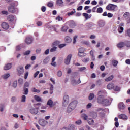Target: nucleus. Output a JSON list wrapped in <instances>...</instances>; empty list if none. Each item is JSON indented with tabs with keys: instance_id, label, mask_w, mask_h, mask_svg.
Here are the masks:
<instances>
[{
	"instance_id": "nucleus-1",
	"label": "nucleus",
	"mask_w": 130,
	"mask_h": 130,
	"mask_svg": "<svg viewBox=\"0 0 130 130\" xmlns=\"http://www.w3.org/2000/svg\"><path fill=\"white\" fill-rule=\"evenodd\" d=\"M18 4L17 1L12 2L8 7V12L9 13H16L18 12V8L16 7L18 6Z\"/></svg>"
},
{
	"instance_id": "nucleus-2",
	"label": "nucleus",
	"mask_w": 130,
	"mask_h": 130,
	"mask_svg": "<svg viewBox=\"0 0 130 130\" xmlns=\"http://www.w3.org/2000/svg\"><path fill=\"white\" fill-rule=\"evenodd\" d=\"M116 8H117V5L112 4H109L106 7V10L111 11V12H115V11H116Z\"/></svg>"
},
{
	"instance_id": "nucleus-3",
	"label": "nucleus",
	"mask_w": 130,
	"mask_h": 130,
	"mask_svg": "<svg viewBox=\"0 0 130 130\" xmlns=\"http://www.w3.org/2000/svg\"><path fill=\"white\" fill-rule=\"evenodd\" d=\"M70 98L69 95H64L63 99V106H67L69 104Z\"/></svg>"
},
{
	"instance_id": "nucleus-4",
	"label": "nucleus",
	"mask_w": 130,
	"mask_h": 130,
	"mask_svg": "<svg viewBox=\"0 0 130 130\" xmlns=\"http://www.w3.org/2000/svg\"><path fill=\"white\" fill-rule=\"evenodd\" d=\"M111 101H112L111 99H104L103 105H104L105 106H108V105H110V104H111Z\"/></svg>"
},
{
	"instance_id": "nucleus-5",
	"label": "nucleus",
	"mask_w": 130,
	"mask_h": 130,
	"mask_svg": "<svg viewBox=\"0 0 130 130\" xmlns=\"http://www.w3.org/2000/svg\"><path fill=\"white\" fill-rule=\"evenodd\" d=\"M105 110L102 108H99L96 110V115L97 116V113L101 116L104 113Z\"/></svg>"
},
{
	"instance_id": "nucleus-6",
	"label": "nucleus",
	"mask_w": 130,
	"mask_h": 130,
	"mask_svg": "<svg viewBox=\"0 0 130 130\" xmlns=\"http://www.w3.org/2000/svg\"><path fill=\"white\" fill-rule=\"evenodd\" d=\"M67 24L69 27V28H75V27H76V23H75V22H74V21L73 20H71L67 22Z\"/></svg>"
},
{
	"instance_id": "nucleus-7",
	"label": "nucleus",
	"mask_w": 130,
	"mask_h": 130,
	"mask_svg": "<svg viewBox=\"0 0 130 130\" xmlns=\"http://www.w3.org/2000/svg\"><path fill=\"white\" fill-rule=\"evenodd\" d=\"M25 42L26 44H31L33 43V38L27 37L25 40Z\"/></svg>"
},
{
	"instance_id": "nucleus-8",
	"label": "nucleus",
	"mask_w": 130,
	"mask_h": 130,
	"mask_svg": "<svg viewBox=\"0 0 130 130\" xmlns=\"http://www.w3.org/2000/svg\"><path fill=\"white\" fill-rule=\"evenodd\" d=\"M38 109H39L38 108H32L29 110V112L30 113H31V114L36 115L38 113Z\"/></svg>"
},
{
	"instance_id": "nucleus-9",
	"label": "nucleus",
	"mask_w": 130,
	"mask_h": 130,
	"mask_svg": "<svg viewBox=\"0 0 130 130\" xmlns=\"http://www.w3.org/2000/svg\"><path fill=\"white\" fill-rule=\"evenodd\" d=\"M72 58V54H69L64 60V63L66 64H70L71 62V59Z\"/></svg>"
},
{
	"instance_id": "nucleus-10",
	"label": "nucleus",
	"mask_w": 130,
	"mask_h": 130,
	"mask_svg": "<svg viewBox=\"0 0 130 130\" xmlns=\"http://www.w3.org/2000/svg\"><path fill=\"white\" fill-rule=\"evenodd\" d=\"M17 72L18 76H21L22 74L24 73V68L23 67H19L17 68Z\"/></svg>"
},
{
	"instance_id": "nucleus-11",
	"label": "nucleus",
	"mask_w": 130,
	"mask_h": 130,
	"mask_svg": "<svg viewBox=\"0 0 130 130\" xmlns=\"http://www.w3.org/2000/svg\"><path fill=\"white\" fill-rule=\"evenodd\" d=\"M77 105H78V101H74L69 104V106L73 109L76 108Z\"/></svg>"
},
{
	"instance_id": "nucleus-12",
	"label": "nucleus",
	"mask_w": 130,
	"mask_h": 130,
	"mask_svg": "<svg viewBox=\"0 0 130 130\" xmlns=\"http://www.w3.org/2000/svg\"><path fill=\"white\" fill-rule=\"evenodd\" d=\"M107 89L108 90H113L114 89V83L112 82H110L107 85Z\"/></svg>"
},
{
	"instance_id": "nucleus-13",
	"label": "nucleus",
	"mask_w": 130,
	"mask_h": 130,
	"mask_svg": "<svg viewBox=\"0 0 130 130\" xmlns=\"http://www.w3.org/2000/svg\"><path fill=\"white\" fill-rule=\"evenodd\" d=\"M118 118L119 119H122L123 120H127V116L124 114H121L118 115Z\"/></svg>"
},
{
	"instance_id": "nucleus-14",
	"label": "nucleus",
	"mask_w": 130,
	"mask_h": 130,
	"mask_svg": "<svg viewBox=\"0 0 130 130\" xmlns=\"http://www.w3.org/2000/svg\"><path fill=\"white\" fill-rule=\"evenodd\" d=\"M1 27L4 30H8V29H9V24L7 22H3L2 23Z\"/></svg>"
},
{
	"instance_id": "nucleus-15",
	"label": "nucleus",
	"mask_w": 130,
	"mask_h": 130,
	"mask_svg": "<svg viewBox=\"0 0 130 130\" xmlns=\"http://www.w3.org/2000/svg\"><path fill=\"white\" fill-rule=\"evenodd\" d=\"M12 63H7L4 67L5 71H8V70H11L12 69Z\"/></svg>"
},
{
	"instance_id": "nucleus-16",
	"label": "nucleus",
	"mask_w": 130,
	"mask_h": 130,
	"mask_svg": "<svg viewBox=\"0 0 130 130\" xmlns=\"http://www.w3.org/2000/svg\"><path fill=\"white\" fill-rule=\"evenodd\" d=\"M118 107L120 110V111H121V110H124L125 109V105H124L123 103H120L118 105Z\"/></svg>"
},
{
	"instance_id": "nucleus-17",
	"label": "nucleus",
	"mask_w": 130,
	"mask_h": 130,
	"mask_svg": "<svg viewBox=\"0 0 130 130\" xmlns=\"http://www.w3.org/2000/svg\"><path fill=\"white\" fill-rule=\"evenodd\" d=\"M104 100V99L102 98V96L100 95L98 98L97 102H98V103H99V104H103Z\"/></svg>"
},
{
	"instance_id": "nucleus-18",
	"label": "nucleus",
	"mask_w": 130,
	"mask_h": 130,
	"mask_svg": "<svg viewBox=\"0 0 130 130\" xmlns=\"http://www.w3.org/2000/svg\"><path fill=\"white\" fill-rule=\"evenodd\" d=\"M47 121H45L44 119H41L39 121V124L40 125H42V126H45L46 124H47Z\"/></svg>"
},
{
	"instance_id": "nucleus-19",
	"label": "nucleus",
	"mask_w": 130,
	"mask_h": 130,
	"mask_svg": "<svg viewBox=\"0 0 130 130\" xmlns=\"http://www.w3.org/2000/svg\"><path fill=\"white\" fill-rule=\"evenodd\" d=\"M117 46L118 48H122V47H124V46H125V43L121 42L117 44Z\"/></svg>"
},
{
	"instance_id": "nucleus-20",
	"label": "nucleus",
	"mask_w": 130,
	"mask_h": 130,
	"mask_svg": "<svg viewBox=\"0 0 130 130\" xmlns=\"http://www.w3.org/2000/svg\"><path fill=\"white\" fill-rule=\"evenodd\" d=\"M114 75H112L109 76L108 77L106 78L105 79V81L106 82H110V81H112V80L114 79Z\"/></svg>"
},
{
	"instance_id": "nucleus-21",
	"label": "nucleus",
	"mask_w": 130,
	"mask_h": 130,
	"mask_svg": "<svg viewBox=\"0 0 130 130\" xmlns=\"http://www.w3.org/2000/svg\"><path fill=\"white\" fill-rule=\"evenodd\" d=\"M7 20L10 22H13V21L15 20V16H14L13 15H9L7 17Z\"/></svg>"
},
{
	"instance_id": "nucleus-22",
	"label": "nucleus",
	"mask_w": 130,
	"mask_h": 130,
	"mask_svg": "<svg viewBox=\"0 0 130 130\" xmlns=\"http://www.w3.org/2000/svg\"><path fill=\"white\" fill-rule=\"evenodd\" d=\"M47 105H48L50 107H53V101L51 100H49L47 103Z\"/></svg>"
},
{
	"instance_id": "nucleus-23",
	"label": "nucleus",
	"mask_w": 130,
	"mask_h": 130,
	"mask_svg": "<svg viewBox=\"0 0 130 130\" xmlns=\"http://www.w3.org/2000/svg\"><path fill=\"white\" fill-rule=\"evenodd\" d=\"M98 25L99 27H104V25H105V22L103 20H99L98 22Z\"/></svg>"
},
{
	"instance_id": "nucleus-24",
	"label": "nucleus",
	"mask_w": 130,
	"mask_h": 130,
	"mask_svg": "<svg viewBox=\"0 0 130 130\" xmlns=\"http://www.w3.org/2000/svg\"><path fill=\"white\" fill-rule=\"evenodd\" d=\"M81 83V80L79 79L77 81L76 80H73L71 82L72 85H78V84Z\"/></svg>"
},
{
	"instance_id": "nucleus-25",
	"label": "nucleus",
	"mask_w": 130,
	"mask_h": 130,
	"mask_svg": "<svg viewBox=\"0 0 130 130\" xmlns=\"http://www.w3.org/2000/svg\"><path fill=\"white\" fill-rule=\"evenodd\" d=\"M56 4L57 6H62V5H63V1H62V0H57Z\"/></svg>"
},
{
	"instance_id": "nucleus-26",
	"label": "nucleus",
	"mask_w": 130,
	"mask_h": 130,
	"mask_svg": "<svg viewBox=\"0 0 130 130\" xmlns=\"http://www.w3.org/2000/svg\"><path fill=\"white\" fill-rule=\"evenodd\" d=\"M81 118L83 120H88V115L86 114H81Z\"/></svg>"
},
{
	"instance_id": "nucleus-27",
	"label": "nucleus",
	"mask_w": 130,
	"mask_h": 130,
	"mask_svg": "<svg viewBox=\"0 0 130 130\" xmlns=\"http://www.w3.org/2000/svg\"><path fill=\"white\" fill-rule=\"evenodd\" d=\"M88 124H89V125H94V124H95V122H94V120H93L92 119H89L88 120Z\"/></svg>"
},
{
	"instance_id": "nucleus-28",
	"label": "nucleus",
	"mask_w": 130,
	"mask_h": 130,
	"mask_svg": "<svg viewBox=\"0 0 130 130\" xmlns=\"http://www.w3.org/2000/svg\"><path fill=\"white\" fill-rule=\"evenodd\" d=\"M65 41L67 43H70L72 41V39L70 37L67 36L65 38Z\"/></svg>"
},
{
	"instance_id": "nucleus-29",
	"label": "nucleus",
	"mask_w": 130,
	"mask_h": 130,
	"mask_svg": "<svg viewBox=\"0 0 130 130\" xmlns=\"http://www.w3.org/2000/svg\"><path fill=\"white\" fill-rule=\"evenodd\" d=\"M82 44L83 45H87V46H89L90 45V42L88 41H81Z\"/></svg>"
},
{
	"instance_id": "nucleus-30",
	"label": "nucleus",
	"mask_w": 130,
	"mask_h": 130,
	"mask_svg": "<svg viewBox=\"0 0 130 130\" xmlns=\"http://www.w3.org/2000/svg\"><path fill=\"white\" fill-rule=\"evenodd\" d=\"M82 15L84 16V17H85L86 20H88V19H90V18H91V16H89L88 13H83Z\"/></svg>"
},
{
	"instance_id": "nucleus-31",
	"label": "nucleus",
	"mask_w": 130,
	"mask_h": 130,
	"mask_svg": "<svg viewBox=\"0 0 130 130\" xmlns=\"http://www.w3.org/2000/svg\"><path fill=\"white\" fill-rule=\"evenodd\" d=\"M31 92L34 93H40V90L37 89L35 87H34L31 89Z\"/></svg>"
},
{
	"instance_id": "nucleus-32",
	"label": "nucleus",
	"mask_w": 130,
	"mask_h": 130,
	"mask_svg": "<svg viewBox=\"0 0 130 130\" xmlns=\"http://www.w3.org/2000/svg\"><path fill=\"white\" fill-rule=\"evenodd\" d=\"M68 29H69V27H68L67 26H64L61 28V31L62 32H67Z\"/></svg>"
},
{
	"instance_id": "nucleus-33",
	"label": "nucleus",
	"mask_w": 130,
	"mask_h": 130,
	"mask_svg": "<svg viewBox=\"0 0 130 130\" xmlns=\"http://www.w3.org/2000/svg\"><path fill=\"white\" fill-rule=\"evenodd\" d=\"M34 98L35 100L37 101V102H40V101H41V98H40V96H38L37 95H35Z\"/></svg>"
},
{
	"instance_id": "nucleus-34",
	"label": "nucleus",
	"mask_w": 130,
	"mask_h": 130,
	"mask_svg": "<svg viewBox=\"0 0 130 130\" xmlns=\"http://www.w3.org/2000/svg\"><path fill=\"white\" fill-rule=\"evenodd\" d=\"M49 61V57H46L43 60V62L44 64H46L48 63V62Z\"/></svg>"
},
{
	"instance_id": "nucleus-35",
	"label": "nucleus",
	"mask_w": 130,
	"mask_h": 130,
	"mask_svg": "<svg viewBox=\"0 0 130 130\" xmlns=\"http://www.w3.org/2000/svg\"><path fill=\"white\" fill-rule=\"evenodd\" d=\"M23 91H24V92H23L24 95H28L29 93V89L23 88Z\"/></svg>"
},
{
	"instance_id": "nucleus-36",
	"label": "nucleus",
	"mask_w": 130,
	"mask_h": 130,
	"mask_svg": "<svg viewBox=\"0 0 130 130\" xmlns=\"http://www.w3.org/2000/svg\"><path fill=\"white\" fill-rule=\"evenodd\" d=\"M73 110H74V109H73V108L71 107V106L69 105L68 108H67V112L70 113V112H72V111H73Z\"/></svg>"
},
{
	"instance_id": "nucleus-37",
	"label": "nucleus",
	"mask_w": 130,
	"mask_h": 130,
	"mask_svg": "<svg viewBox=\"0 0 130 130\" xmlns=\"http://www.w3.org/2000/svg\"><path fill=\"white\" fill-rule=\"evenodd\" d=\"M114 91H115L116 92H118L120 91V87H119L118 86H114V89H113Z\"/></svg>"
},
{
	"instance_id": "nucleus-38",
	"label": "nucleus",
	"mask_w": 130,
	"mask_h": 130,
	"mask_svg": "<svg viewBox=\"0 0 130 130\" xmlns=\"http://www.w3.org/2000/svg\"><path fill=\"white\" fill-rule=\"evenodd\" d=\"M47 6L49 8H52V7H53V2L52 1L49 2L47 4Z\"/></svg>"
},
{
	"instance_id": "nucleus-39",
	"label": "nucleus",
	"mask_w": 130,
	"mask_h": 130,
	"mask_svg": "<svg viewBox=\"0 0 130 130\" xmlns=\"http://www.w3.org/2000/svg\"><path fill=\"white\" fill-rule=\"evenodd\" d=\"M78 55L79 56H80V57H82L83 56H86V54H85V52H78Z\"/></svg>"
},
{
	"instance_id": "nucleus-40",
	"label": "nucleus",
	"mask_w": 130,
	"mask_h": 130,
	"mask_svg": "<svg viewBox=\"0 0 130 130\" xmlns=\"http://www.w3.org/2000/svg\"><path fill=\"white\" fill-rule=\"evenodd\" d=\"M75 128H76V126H75V125L70 124V125H69V128H68L69 130H74V129H75Z\"/></svg>"
},
{
	"instance_id": "nucleus-41",
	"label": "nucleus",
	"mask_w": 130,
	"mask_h": 130,
	"mask_svg": "<svg viewBox=\"0 0 130 130\" xmlns=\"http://www.w3.org/2000/svg\"><path fill=\"white\" fill-rule=\"evenodd\" d=\"M94 97H95V95L94 94V93H91L89 95V99L90 100H93V99H94Z\"/></svg>"
},
{
	"instance_id": "nucleus-42",
	"label": "nucleus",
	"mask_w": 130,
	"mask_h": 130,
	"mask_svg": "<svg viewBox=\"0 0 130 130\" xmlns=\"http://www.w3.org/2000/svg\"><path fill=\"white\" fill-rule=\"evenodd\" d=\"M96 12L99 13V14H101V13L103 12V9L101 7H99L98 8Z\"/></svg>"
},
{
	"instance_id": "nucleus-43",
	"label": "nucleus",
	"mask_w": 130,
	"mask_h": 130,
	"mask_svg": "<svg viewBox=\"0 0 130 130\" xmlns=\"http://www.w3.org/2000/svg\"><path fill=\"white\" fill-rule=\"evenodd\" d=\"M124 28L123 27H119L118 28V32L119 33H122L123 32Z\"/></svg>"
},
{
	"instance_id": "nucleus-44",
	"label": "nucleus",
	"mask_w": 130,
	"mask_h": 130,
	"mask_svg": "<svg viewBox=\"0 0 130 130\" xmlns=\"http://www.w3.org/2000/svg\"><path fill=\"white\" fill-rule=\"evenodd\" d=\"M118 63V61L115 60H112V65L113 67H116Z\"/></svg>"
},
{
	"instance_id": "nucleus-45",
	"label": "nucleus",
	"mask_w": 130,
	"mask_h": 130,
	"mask_svg": "<svg viewBox=\"0 0 130 130\" xmlns=\"http://www.w3.org/2000/svg\"><path fill=\"white\" fill-rule=\"evenodd\" d=\"M86 51V49L83 47H81L79 49L78 52H85Z\"/></svg>"
},
{
	"instance_id": "nucleus-46",
	"label": "nucleus",
	"mask_w": 130,
	"mask_h": 130,
	"mask_svg": "<svg viewBox=\"0 0 130 130\" xmlns=\"http://www.w3.org/2000/svg\"><path fill=\"white\" fill-rule=\"evenodd\" d=\"M59 44V41H56L54 42L52 44L53 46H57V45H58Z\"/></svg>"
},
{
	"instance_id": "nucleus-47",
	"label": "nucleus",
	"mask_w": 130,
	"mask_h": 130,
	"mask_svg": "<svg viewBox=\"0 0 130 130\" xmlns=\"http://www.w3.org/2000/svg\"><path fill=\"white\" fill-rule=\"evenodd\" d=\"M30 53H31V51L27 50V51H26L25 52H23V55H29V54H30Z\"/></svg>"
},
{
	"instance_id": "nucleus-48",
	"label": "nucleus",
	"mask_w": 130,
	"mask_h": 130,
	"mask_svg": "<svg viewBox=\"0 0 130 130\" xmlns=\"http://www.w3.org/2000/svg\"><path fill=\"white\" fill-rule=\"evenodd\" d=\"M29 86H30V84H29L28 82H26L24 83V87H23V88H28V87H29Z\"/></svg>"
},
{
	"instance_id": "nucleus-49",
	"label": "nucleus",
	"mask_w": 130,
	"mask_h": 130,
	"mask_svg": "<svg viewBox=\"0 0 130 130\" xmlns=\"http://www.w3.org/2000/svg\"><path fill=\"white\" fill-rule=\"evenodd\" d=\"M112 2H113L114 3H123L124 0H112Z\"/></svg>"
},
{
	"instance_id": "nucleus-50",
	"label": "nucleus",
	"mask_w": 130,
	"mask_h": 130,
	"mask_svg": "<svg viewBox=\"0 0 130 130\" xmlns=\"http://www.w3.org/2000/svg\"><path fill=\"white\" fill-rule=\"evenodd\" d=\"M129 12H125L123 15V17H124L125 18H127V17H129Z\"/></svg>"
},
{
	"instance_id": "nucleus-51",
	"label": "nucleus",
	"mask_w": 130,
	"mask_h": 130,
	"mask_svg": "<svg viewBox=\"0 0 130 130\" xmlns=\"http://www.w3.org/2000/svg\"><path fill=\"white\" fill-rule=\"evenodd\" d=\"M57 48L56 47H53L50 49V52H54V51H56Z\"/></svg>"
},
{
	"instance_id": "nucleus-52",
	"label": "nucleus",
	"mask_w": 130,
	"mask_h": 130,
	"mask_svg": "<svg viewBox=\"0 0 130 130\" xmlns=\"http://www.w3.org/2000/svg\"><path fill=\"white\" fill-rule=\"evenodd\" d=\"M17 86H18V83L17 81H15L13 83V87L14 88H17Z\"/></svg>"
},
{
	"instance_id": "nucleus-53",
	"label": "nucleus",
	"mask_w": 130,
	"mask_h": 130,
	"mask_svg": "<svg viewBox=\"0 0 130 130\" xmlns=\"http://www.w3.org/2000/svg\"><path fill=\"white\" fill-rule=\"evenodd\" d=\"M74 12L72 11L71 12L68 13H67L68 16H72L74 14V13H76V10L74 9Z\"/></svg>"
},
{
	"instance_id": "nucleus-54",
	"label": "nucleus",
	"mask_w": 130,
	"mask_h": 130,
	"mask_svg": "<svg viewBox=\"0 0 130 130\" xmlns=\"http://www.w3.org/2000/svg\"><path fill=\"white\" fill-rule=\"evenodd\" d=\"M50 94H53V85L52 84H51V87L50 88Z\"/></svg>"
},
{
	"instance_id": "nucleus-55",
	"label": "nucleus",
	"mask_w": 130,
	"mask_h": 130,
	"mask_svg": "<svg viewBox=\"0 0 130 130\" xmlns=\"http://www.w3.org/2000/svg\"><path fill=\"white\" fill-rule=\"evenodd\" d=\"M21 102H26V96L25 95L22 96Z\"/></svg>"
},
{
	"instance_id": "nucleus-56",
	"label": "nucleus",
	"mask_w": 130,
	"mask_h": 130,
	"mask_svg": "<svg viewBox=\"0 0 130 130\" xmlns=\"http://www.w3.org/2000/svg\"><path fill=\"white\" fill-rule=\"evenodd\" d=\"M10 77V74L7 73L4 75V79H8Z\"/></svg>"
},
{
	"instance_id": "nucleus-57",
	"label": "nucleus",
	"mask_w": 130,
	"mask_h": 130,
	"mask_svg": "<svg viewBox=\"0 0 130 130\" xmlns=\"http://www.w3.org/2000/svg\"><path fill=\"white\" fill-rule=\"evenodd\" d=\"M23 82V79L20 78L18 80V84H19L20 85H22Z\"/></svg>"
},
{
	"instance_id": "nucleus-58",
	"label": "nucleus",
	"mask_w": 130,
	"mask_h": 130,
	"mask_svg": "<svg viewBox=\"0 0 130 130\" xmlns=\"http://www.w3.org/2000/svg\"><path fill=\"white\" fill-rule=\"evenodd\" d=\"M78 38V36H75L73 39V43L75 44L77 42V39Z\"/></svg>"
},
{
	"instance_id": "nucleus-59",
	"label": "nucleus",
	"mask_w": 130,
	"mask_h": 130,
	"mask_svg": "<svg viewBox=\"0 0 130 130\" xmlns=\"http://www.w3.org/2000/svg\"><path fill=\"white\" fill-rule=\"evenodd\" d=\"M56 20H58V21H62V17H60V16H58L56 18Z\"/></svg>"
},
{
	"instance_id": "nucleus-60",
	"label": "nucleus",
	"mask_w": 130,
	"mask_h": 130,
	"mask_svg": "<svg viewBox=\"0 0 130 130\" xmlns=\"http://www.w3.org/2000/svg\"><path fill=\"white\" fill-rule=\"evenodd\" d=\"M75 123L78 124V125H80V124H82V120H79L75 122Z\"/></svg>"
},
{
	"instance_id": "nucleus-61",
	"label": "nucleus",
	"mask_w": 130,
	"mask_h": 130,
	"mask_svg": "<svg viewBox=\"0 0 130 130\" xmlns=\"http://www.w3.org/2000/svg\"><path fill=\"white\" fill-rule=\"evenodd\" d=\"M125 45L127 46V47H130V42L127 41L125 43Z\"/></svg>"
},
{
	"instance_id": "nucleus-62",
	"label": "nucleus",
	"mask_w": 130,
	"mask_h": 130,
	"mask_svg": "<svg viewBox=\"0 0 130 130\" xmlns=\"http://www.w3.org/2000/svg\"><path fill=\"white\" fill-rule=\"evenodd\" d=\"M62 75V72H61V71H59L57 73L58 77H61Z\"/></svg>"
},
{
	"instance_id": "nucleus-63",
	"label": "nucleus",
	"mask_w": 130,
	"mask_h": 130,
	"mask_svg": "<svg viewBox=\"0 0 130 130\" xmlns=\"http://www.w3.org/2000/svg\"><path fill=\"white\" fill-rule=\"evenodd\" d=\"M66 46V44H61L58 45L59 48H62Z\"/></svg>"
},
{
	"instance_id": "nucleus-64",
	"label": "nucleus",
	"mask_w": 130,
	"mask_h": 130,
	"mask_svg": "<svg viewBox=\"0 0 130 130\" xmlns=\"http://www.w3.org/2000/svg\"><path fill=\"white\" fill-rule=\"evenodd\" d=\"M93 25H92V23H88L86 24V27H88V28H91Z\"/></svg>"
}]
</instances>
